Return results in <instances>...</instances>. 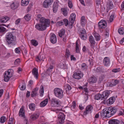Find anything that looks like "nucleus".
I'll return each mask as SVG.
<instances>
[{
	"mask_svg": "<svg viewBox=\"0 0 124 124\" xmlns=\"http://www.w3.org/2000/svg\"><path fill=\"white\" fill-rule=\"evenodd\" d=\"M53 66L52 65H51L50 66V67L48 69H47L46 72L47 73H49V72H50L51 70L52 69H53Z\"/></svg>",
	"mask_w": 124,
	"mask_h": 124,
	"instance_id": "53",
	"label": "nucleus"
},
{
	"mask_svg": "<svg viewBox=\"0 0 124 124\" xmlns=\"http://www.w3.org/2000/svg\"><path fill=\"white\" fill-rule=\"evenodd\" d=\"M64 120L61 119H58V124H62L64 122Z\"/></svg>",
	"mask_w": 124,
	"mask_h": 124,
	"instance_id": "49",
	"label": "nucleus"
},
{
	"mask_svg": "<svg viewBox=\"0 0 124 124\" xmlns=\"http://www.w3.org/2000/svg\"><path fill=\"white\" fill-rule=\"evenodd\" d=\"M64 24V23L62 21L58 22L56 23V25L57 26H61Z\"/></svg>",
	"mask_w": 124,
	"mask_h": 124,
	"instance_id": "42",
	"label": "nucleus"
},
{
	"mask_svg": "<svg viewBox=\"0 0 124 124\" xmlns=\"http://www.w3.org/2000/svg\"><path fill=\"white\" fill-rule=\"evenodd\" d=\"M20 18L18 19H17L15 22V23L16 25H18L20 23Z\"/></svg>",
	"mask_w": 124,
	"mask_h": 124,
	"instance_id": "62",
	"label": "nucleus"
},
{
	"mask_svg": "<svg viewBox=\"0 0 124 124\" xmlns=\"http://www.w3.org/2000/svg\"><path fill=\"white\" fill-rule=\"evenodd\" d=\"M58 6L57 2H54L53 5V11L54 13H56L57 10Z\"/></svg>",
	"mask_w": 124,
	"mask_h": 124,
	"instance_id": "23",
	"label": "nucleus"
},
{
	"mask_svg": "<svg viewBox=\"0 0 124 124\" xmlns=\"http://www.w3.org/2000/svg\"><path fill=\"white\" fill-rule=\"evenodd\" d=\"M44 88L43 86L42 85H41L40 87V96H42L44 93Z\"/></svg>",
	"mask_w": 124,
	"mask_h": 124,
	"instance_id": "31",
	"label": "nucleus"
},
{
	"mask_svg": "<svg viewBox=\"0 0 124 124\" xmlns=\"http://www.w3.org/2000/svg\"><path fill=\"white\" fill-rule=\"evenodd\" d=\"M6 30L5 28L2 27L1 25H0V32L2 33L4 32Z\"/></svg>",
	"mask_w": 124,
	"mask_h": 124,
	"instance_id": "40",
	"label": "nucleus"
},
{
	"mask_svg": "<svg viewBox=\"0 0 124 124\" xmlns=\"http://www.w3.org/2000/svg\"><path fill=\"white\" fill-rule=\"evenodd\" d=\"M13 70L10 69L8 70V71H6L5 74L4 75V81L6 82H8L10 78L13 75Z\"/></svg>",
	"mask_w": 124,
	"mask_h": 124,
	"instance_id": "6",
	"label": "nucleus"
},
{
	"mask_svg": "<svg viewBox=\"0 0 124 124\" xmlns=\"http://www.w3.org/2000/svg\"><path fill=\"white\" fill-rule=\"evenodd\" d=\"M76 17L75 14L74 13L72 14L70 16V21H72V22H74L75 19Z\"/></svg>",
	"mask_w": 124,
	"mask_h": 124,
	"instance_id": "32",
	"label": "nucleus"
},
{
	"mask_svg": "<svg viewBox=\"0 0 124 124\" xmlns=\"http://www.w3.org/2000/svg\"><path fill=\"white\" fill-rule=\"evenodd\" d=\"M53 2V0H45L43 3V6L47 8L51 5Z\"/></svg>",
	"mask_w": 124,
	"mask_h": 124,
	"instance_id": "11",
	"label": "nucleus"
},
{
	"mask_svg": "<svg viewBox=\"0 0 124 124\" xmlns=\"http://www.w3.org/2000/svg\"><path fill=\"white\" fill-rule=\"evenodd\" d=\"M81 34L84 35L85 34H86V32L85 30L84 29H82L81 31Z\"/></svg>",
	"mask_w": 124,
	"mask_h": 124,
	"instance_id": "58",
	"label": "nucleus"
},
{
	"mask_svg": "<svg viewBox=\"0 0 124 124\" xmlns=\"http://www.w3.org/2000/svg\"><path fill=\"white\" fill-rule=\"evenodd\" d=\"M110 94V91H104L101 95L98 93L95 96V99L98 100L101 98V100L105 101L108 97Z\"/></svg>",
	"mask_w": 124,
	"mask_h": 124,
	"instance_id": "3",
	"label": "nucleus"
},
{
	"mask_svg": "<svg viewBox=\"0 0 124 124\" xmlns=\"http://www.w3.org/2000/svg\"><path fill=\"white\" fill-rule=\"evenodd\" d=\"M122 9L124 10V1H123L121 5Z\"/></svg>",
	"mask_w": 124,
	"mask_h": 124,
	"instance_id": "64",
	"label": "nucleus"
},
{
	"mask_svg": "<svg viewBox=\"0 0 124 124\" xmlns=\"http://www.w3.org/2000/svg\"><path fill=\"white\" fill-rule=\"evenodd\" d=\"M107 9L108 10L112 9L114 7L112 2L110 0H108L107 2L106 5Z\"/></svg>",
	"mask_w": 124,
	"mask_h": 124,
	"instance_id": "15",
	"label": "nucleus"
},
{
	"mask_svg": "<svg viewBox=\"0 0 124 124\" xmlns=\"http://www.w3.org/2000/svg\"><path fill=\"white\" fill-rule=\"evenodd\" d=\"M6 40L8 44H14L16 40V37L11 33H8L6 36Z\"/></svg>",
	"mask_w": 124,
	"mask_h": 124,
	"instance_id": "4",
	"label": "nucleus"
},
{
	"mask_svg": "<svg viewBox=\"0 0 124 124\" xmlns=\"http://www.w3.org/2000/svg\"><path fill=\"white\" fill-rule=\"evenodd\" d=\"M58 119H62L64 120L65 119V116L64 114L62 112L60 113L59 114Z\"/></svg>",
	"mask_w": 124,
	"mask_h": 124,
	"instance_id": "33",
	"label": "nucleus"
},
{
	"mask_svg": "<svg viewBox=\"0 0 124 124\" xmlns=\"http://www.w3.org/2000/svg\"><path fill=\"white\" fill-rule=\"evenodd\" d=\"M115 100V97H112L110 98L107 100V102L110 104H112L114 102Z\"/></svg>",
	"mask_w": 124,
	"mask_h": 124,
	"instance_id": "26",
	"label": "nucleus"
},
{
	"mask_svg": "<svg viewBox=\"0 0 124 124\" xmlns=\"http://www.w3.org/2000/svg\"><path fill=\"white\" fill-rule=\"evenodd\" d=\"M6 119L5 117L4 116H2L0 118V122L1 123H4L6 121Z\"/></svg>",
	"mask_w": 124,
	"mask_h": 124,
	"instance_id": "43",
	"label": "nucleus"
},
{
	"mask_svg": "<svg viewBox=\"0 0 124 124\" xmlns=\"http://www.w3.org/2000/svg\"><path fill=\"white\" fill-rule=\"evenodd\" d=\"M19 115L20 116L23 118L24 119L25 121H27V120L26 118L25 117V116L24 110V106H22L20 109L19 112Z\"/></svg>",
	"mask_w": 124,
	"mask_h": 124,
	"instance_id": "12",
	"label": "nucleus"
},
{
	"mask_svg": "<svg viewBox=\"0 0 124 124\" xmlns=\"http://www.w3.org/2000/svg\"><path fill=\"white\" fill-rule=\"evenodd\" d=\"M119 81L118 80L116 79L114 82L108 83L109 85L110 86L113 87L114 86L119 83Z\"/></svg>",
	"mask_w": 124,
	"mask_h": 124,
	"instance_id": "22",
	"label": "nucleus"
},
{
	"mask_svg": "<svg viewBox=\"0 0 124 124\" xmlns=\"http://www.w3.org/2000/svg\"><path fill=\"white\" fill-rule=\"evenodd\" d=\"M117 109L115 108L108 107L103 109L102 112L101 113V115L104 117L109 118L114 115Z\"/></svg>",
	"mask_w": 124,
	"mask_h": 124,
	"instance_id": "1",
	"label": "nucleus"
},
{
	"mask_svg": "<svg viewBox=\"0 0 124 124\" xmlns=\"http://www.w3.org/2000/svg\"><path fill=\"white\" fill-rule=\"evenodd\" d=\"M109 29H106L105 30V35L106 37H108L109 35Z\"/></svg>",
	"mask_w": 124,
	"mask_h": 124,
	"instance_id": "52",
	"label": "nucleus"
},
{
	"mask_svg": "<svg viewBox=\"0 0 124 124\" xmlns=\"http://www.w3.org/2000/svg\"><path fill=\"white\" fill-rule=\"evenodd\" d=\"M61 11L62 14L64 16H66L68 14L67 9L65 8H62L61 9Z\"/></svg>",
	"mask_w": 124,
	"mask_h": 124,
	"instance_id": "24",
	"label": "nucleus"
},
{
	"mask_svg": "<svg viewBox=\"0 0 124 124\" xmlns=\"http://www.w3.org/2000/svg\"><path fill=\"white\" fill-rule=\"evenodd\" d=\"M32 73L34 77L37 79L38 76V69L36 68H34L32 71Z\"/></svg>",
	"mask_w": 124,
	"mask_h": 124,
	"instance_id": "16",
	"label": "nucleus"
},
{
	"mask_svg": "<svg viewBox=\"0 0 124 124\" xmlns=\"http://www.w3.org/2000/svg\"><path fill=\"white\" fill-rule=\"evenodd\" d=\"M41 16L39 14V30L43 31L45 30L47 27L49 26L50 23L49 19H46L44 17H41Z\"/></svg>",
	"mask_w": 124,
	"mask_h": 124,
	"instance_id": "2",
	"label": "nucleus"
},
{
	"mask_svg": "<svg viewBox=\"0 0 124 124\" xmlns=\"http://www.w3.org/2000/svg\"><path fill=\"white\" fill-rule=\"evenodd\" d=\"M13 118L12 117L10 118L9 119V121L8 124H13Z\"/></svg>",
	"mask_w": 124,
	"mask_h": 124,
	"instance_id": "55",
	"label": "nucleus"
},
{
	"mask_svg": "<svg viewBox=\"0 0 124 124\" xmlns=\"http://www.w3.org/2000/svg\"><path fill=\"white\" fill-rule=\"evenodd\" d=\"M38 116L37 115H32L30 116V118L33 120H34L36 119L38 117Z\"/></svg>",
	"mask_w": 124,
	"mask_h": 124,
	"instance_id": "41",
	"label": "nucleus"
},
{
	"mask_svg": "<svg viewBox=\"0 0 124 124\" xmlns=\"http://www.w3.org/2000/svg\"><path fill=\"white\" fill-rule=\"evenodd\" d=\"M51 105L52 107L56 105L59 106L61 103V102L58 99L54 98H52L51 100Z\"/></svg>",
	"mask_w": 124,
	"mask_h": 124,
	"instance_id": "7",
	"label": "nucleus"
},
{
	"mask_svg": "<svg viewBox=\"0 0 124 124\" xmlns=\"http://www.w3.org/2000/svg\"><path fill=\"white\" fill-rule=\"evenodd\" d=\"M124 30L123 28H119L118 30L119 33L121 35H123L124 33Z\"/></svg>",
	"mask_w": 124,
	"mask_h": 124,
	"instance_id": "37",
	"label": "nucleus"
},
{
	"mask_svg": "<svg viewBox=\"0 0 124 124\" xmlns=\"http://www.w3.org/2000/svg\"><path fill=\"white\" fill-rule=\"evenodd\" d=\"M69 2H68V5L69 7L70 8H72L73 5L72 2L70 0H68Z\"/></svg>",
	"mask_w": 124,
	"mask_h": 124,
	"instance_id": "54",
	"label": "nucleus"
},
{
	"mask_svg": "<svg viewBox=\"0 0 124 124\" xmlns=\"http://www.w3.org/2000/svg\"><path fill=\"white\" fill-rule=\"evenodd\" d=\"M25 85L24 84H23L22 85L20 89L22 90H23L25 89Z\"/></svg>",
	"mask_w": 124,
	"mask_h": 124,
	"instance_id": "61",
	"label": "nucleus"
},
{
	"mask_svg": "<svg viewBox=\"0 0 124 124\" xmlns=\"http://www.w3.org/2000/svg\"><path fill=\"white\" fill-rule=\"evenodd\" d=\"M103 63L105 66H109L110 64V61L109 58L108 57H105L103 59Z\"/></svg>",
	"mask_w": 124,
	"mask_h": 124,
	"instance_id": "14",
	"label": "nucleus"
},
{
	"mask_svg": "<svg viewBox=\"0 0 124 124\" xmlns=\"http://www.w3.org/2000/svg\"><path fill=\"white\" fill-rule=\"evenodd\" d=\"M62 21H63V23H64L66 26H67L68 25V21L67 19H63Z\"/></svg>",
	"mask_w": 124,
	"mask_h": 124,
	"instance_id": "47",
	"label": "nucleus"
},
{
	"mask_svg": "<svg viewBox=\"0 0 124 124\" xmlns=\"http://www.w3.org/2000/svg\"><path fill=\"white\" fill-rule=\"evenodd\" d=\"M39 90V88L36 87L34 89L31 93V97H33L35 96L38 95V91Z\"/></svg>",
	"mask_w": 124,
	"mask_h": 124,
	"instance_id": "18",
	"label": "nucleus"
},
{
	"mask_svg": "<svg viewBox=\"0 0 124 124\" xmlns=\"http://www.w3.org/2000/svg\"><path fill=\"white\" fill-rule=\"evenodd\" d=\"M54 94L59 99L62 98L64 96L63 91L62 89L59 88H56L54 89Z\"/></svg>",
	"mask_w": 124,
	"mask_h": 124,
	"instance_id": "5",
	"label": "nucleus"
},
{
	"mask_svg": "<svg viewBox=\"0 0 124 124\" xmlns=\"http://www.w3.org/2000/svg\"><path fill=\"white\" fill-rule=\"evenodd\" d=\"M85 17L83 16L81 17V25L83 26L85 23Z\"/></svg>",
	"mask_w": 124,
	"mask_h": 124,
	"instance_id": "29",
	"label": "nucleus"
},
{
	"mask_svg": "<svg viewBox=\"0 0 124 124\" xmlns=\"http://www.w3.org/2000/svg\"><path fill=\"white\" fill-rule=\"evenodd\" d=\"M18 4L16 3H13L11 5V7L12 9H15L17 8L18 6Z\"/></svg>",
	"mask_w": 124,
	"mask_h": 124,
	"instance_id": "30",
	"label": "nucleus"
},
{
	"mask_svg": "<svg viewBox=\"0 0 124 124\" xmlns=\"http://www.w3.org/2000/svg\"><path fill=\"white\" fill-rule=\"evenodd\" d=\"M48 102V99H46L43 101L41 102L40 104V106L41 107L45 106L47 104Z\"/></svg>",
	"mask_w": 124,
	"mask_h": 124,
	"instance_id": "25",
	"label": "nucleus"
},
{
	"mask_svg": "<svg viewBox=\"0 0 124 124\" xmlns=\"http://www.w3.org/2000/svg\"><path fill=\"white\" fill-rule=\"evenodd\" d=\"M51 52L54 54L57 53L58 52L57 50L55 48H51Z\"/></svg>",
	"mask_w": 124,
	"mask_h": 124,
	"instance_id": "44",
	"label": "nucleus"
},
{
	"mask_svg": "<svg viewBox=\"0 0 124 124\" xmlns=\"http://www.w3.org/2000/svg\"><path fill=\"white\" fill-rule=\"evenodd\" d=\"M9 19V17L7 16L0 18V22L1 23H5L7 22Z\"/></svg>",
	"mask_w": 124,
	"mask_h": 124,
	"instance_id": "20",
	"label": "nucleus"
},
{
	"mask_svg": "<svg viewBox=\"0 0 124 124\" xmlns=\"http://www.w3.org/2000/svg\"><path fill=\"white\" fill-rule=\"evenodd\" d=\"M114 18V15H111L110 17L109 21L110 22H112Z\"/></svg>",
	"mask_w": 124,
	"mask_h": 124,
	"instance_id": "56",
	"label": "nucleus"
},
{
	"mask_svg": "<svg viewBox=\"0 0 124 124\" xmlns=\"http://www.w3.org/2000/svg\"><path fill=\"white\" fill-rule=\"evenodd\" d=\"M109 124H119L120 123L119 121L117 119H112L108 121Z\"/></svg>",
	"mask_w": 124,
	"mask_h": 124,
	"instance_id": "19",
	"label": "nucleus"
},
{
	"mask_svg": "<svg viewBox=\"0 0 124 124\" xmlns=\"http://www.w3.org/2000/svg\"><path fill=\"white\" fill-rule=\"evenodd\" d=\"M124 42V37L123 38L119 41L120 43L121 44H124L123 42Z\"/></svg>",
	"mask_w": 124,
	"mask_h": 124,
	"instance_id": "63",
	"label": "nucleus"
},
{
	"mask_svg": "<svg viewBox=\"0 0 124 124\" xmlns=\"http://www.w3.org/2000/svg\"><path fill=\"white\" fill-rule=\"evenodd\" d=\"M20 62V60L19 59H17L14 62V63L15 65H17Z\"/></svg>",
	"mask_w": 124,
	"mask_h": 124,
	"instance_id": "60",
	"label": "nucleus"
},
{
	"mask_svg": "<svg viewBox=\"0 0 124 124\" xmlns=\"http://www.w3.org/2000/svg\"><path fill=\"white\" fill-rule=\"evenodd\" d=\"M94 36L97 41H98L101 39V36L98 33H95L94 34Z\"/></svg>",
	"mask_w": 124,
	"mask_h": 124,
	"instance_id": "28",
	"label": "nucleus"
},
{
	"mask_svg": "<svg viewBox=\"0 0 124 124\" xmlns=\"http://www.w3.org/2000/svg\"><path fill=\"white\" fill-rule=\"evenodd\" d=\"M29 108L32 110H34L35 108V104L33 103H31L29 105Z\"/></svg>",
	"mask_w": 124,
	"mask_h": 124,
	"instance_id": "34",
	"label": "nucleus"
},
{
	"mask_svg": "<svg viewBox=\"0 0 124 124\" xmlns=\"http://www.w3.org/2000/svg\"><path fill=\"white\" fill-rule=\"evenodd\" d=\"M87 66L85 63H83L81 65V67L82 69L84 70L87 68Z\"/></svg>",
	"mask_w": 124,
	"mask_h": 124,
	"instance_id": "51",
	"label": "nucleus"
},
{
	"mask_svg": "<svg viewBox=\"0 0 124 124\" xmlns=\"http://www.w3.org/2000/svg\"><path fill=\"white\" fill-rule=\"evenodd\" d=\"M50 40L53 44H55L56 42L57 38L55 34H53L51 35L50 37Z\"/></svg>",
	"mask_w": 124,
	"mask_h": 124,
	"instance_id": "13",
	"label": "nucleus"
},
{
	"mask_svg": "<svg viewBox=\"0 0 124 124\" xmlns=\"http://www.w3.org/2000/svg\"><path fill=\"white\" fill-rule=\"evenodd\" d=\"M93 109V107L92 105L87 106L86 108L85 111L84 112V115H86L88 114L91 113Z\"/></svg>",
	"mask_w": 124,
	"mask_h": 124,
	"instance_id": "9",
	"label": "nucleus"
},
{
	"mask_svg": "<svg viewBox=\"0 0 124 124\" xmlns=\"http://www.w3.org/2000/svg\"><path fill=\"white\" fill-rule=\"evenodd\" d=\"M31 42L32 44L34 46H36L38 44V43L37 41L35 40H32Z\"/></svg>",
	"mask_w": 124,
	"mask_h": 124,
	"instance_id": "38",
	"label": "nucleus"
},
{
	"mask_svg": "<svg viewBox=\"0 0 124 124\" xmlns=\"http://www.w3.org/2000/svg\"><path fill=\"white\" fill-rule=\"evenodd\" d=\"M29 2V0H22L21 5L23 6H26L28 4Z\"/></svg>",
	"mask_w": 124,
	"mask_h": 124,
	"instance_id": "27",
	"label": "nucleus"
},
{
	"mask_svg": "<svg viewBox=\"0 0 124 124\" xmlns=\"http://www.w3.org/2000/svg\"><path fill=\"white\" fill-rule=\"evenodd\" d=\"M83 73L80 71L75 73L73 75V77L75 79H79L83 77Z\"/></svg>",
	"mask_w": 124,
	"mask_h": 124,
	"instance_id": "8",
	"label": "nucleus"
},
{
	"mask_svg": "<svg viewBox=\"0 0 124 124\" xmlns=\"http://www.w3.org/2000/svg\"><path fill=\"white\" fill-rule=\"evenodd\" d=\"M70 55V53L69 52V50L68 49H66L65 56L66 57L68 58Z\"/></svg>",
	"mask_w": 124,
	"mask_h": 124,
	"instance_id": "39",
	"label": "nucleus"
},
{
	"mask_svg": "<svg viewBox=\"0 0 124 124\" xmlns=\"http://www.w3.org/2000/svg\"><path fill=\"white\" fill-rule=\"evenodd\" d=\"M118 114L119 115H124V109H121L119 112Z\"/></svg>",
	"mask_w": 124,
	"mask_h": 124,
	"instance_id": "45",
	"label": "nucleus"
},
{
	"mask_svg": "<svg viewBox=\"0 0 124 124\" xmlns=\"http://www.w3.org/2000/svg\"><path fill=\"white\" fill-rule=\"evenodd\" d=\"M20 48H16L15 50V52L17 54H19L20 53Z\"/></svg>",
	"mask_w": 124,
	"mask_h": 124,
	"instance_id": "57",
	"label": "nucleus"
},
{
	"mask_svg": "<svg viewBox=\"0 0 124 124\" xmlns=\"http://www.w3.org/2000/svg\"><path fill=\"white\" fill-rule=\"evenodd\" d=\"M88 81L90 84L96 83L97 81V79L94 77H91L88 79Z\"/></svg>",
	"mask_w": 124,
	"mask_h": 124,
	"instance_id": "21",
	"label": "nucleus"
},
{
	"mask_svg": "<svg viewBox=\"0 0 124 124\" xmlns=\"http://www.w3.org/2000/svg\"><path fill=\"white\" fill-rule=\"evenodd\" d=\"M106 23L105 20H101L98 23V26L100 29H103L105 28L106 27Z\"/></svg>",
	"mask_w": 124,
	"mask_h": 124,
	"instance_id": "10",
	"label": "nucleus"
},
{
	"mask_svg": "<svg viewBox=\"0 0 124 124\" xmlns=\"http://www.w3.org/2000/svg\"><path fill=\"white\" fill-rule=\"evenodd\" d=\"M76 52L77 53H78L79 52V49L78 47V44L77 43V42H76Z\"/></svg>",
	"mask_w": 124,
	"mask_h": 124,
	"instance_id": "48",
	"label": "nucleus"
},
{
	"mask_svg": "<svg viewBox=\"0 0 124 124\" xmlns=\"http://www.w3.org/2000/svg\"><path fill=\"white\" fill-rule=\"evenodd\" d=\"M120 68L115 69L112 70V71L115 73L118 72L120 71Z\"/></svg>",
	"mask_w": 124,
	"mask_h": 124,
	"instance_id": "59",
	"label": "nucleus"
},
{
	"mask_svg": "<svg viewBox=\"0 0 124 124\" xmlns=\"http://www.w3.org/2000/svg\"><path fill=\"white\" fill-rule=\"evenodd\" d=\"M89 40L91 43V48H93L95 44V42L94 38L92 36H90L89 38Z\"/></svg>",
	"mask_w": 124,
	"mask_h": 124,
	"instance_id": "17",
	"label": "nucleus"
},
{
	"mask_svg": "<svg viewBox=\"0 0 124 124\" xmlns=\"http://www.w3.org/2000/svg\"><path fill=\"white\" fill-rule=\"evenodd\" d=\"M24 18L26 21H29L31 19V16L30 15L27 14L25 16Z\"/></svg>",
	"mask_w": 124,
	"mask_h": 124,
	"instance_id": "46",
	"label": "nucleus"
},
{
	"mask_svg": "<svg viewBox=\"0 0 124 124\" xmlns=\"http://www.w3.org/2000/svg\"><path fill=\"white\" fill-rule=\"evenodd\" d=\"M65 30L63 29H62L59 32V36L61 37L62 36H63L65 33Z\"/></svg>",
	"mask_w": 124,
	"mask_h": 124,
	"instance_id": "35",
	"label": "nucleus"
},
{
	"mask_svg": "<svg viewBox=\"0 0 124 124\" xmlns=\"http://www.w3.org/2000/svg\"><path fill=\"white\" fill-rule=\"evenodd\" d=\"M86 34H85L84 35L80 34V37L83 40H85L86 39Z\"/></svg>",
	"mask_w": 124,
	"mask_h": 124,
	"instance_id": "50",
	"label": "nucleus"
},
{
	"mask_svg": "<svg viewBox=\"0 0 124 124\" xmlns=\"http://www.w3.org/2000/svg\"><path fill=\"white\" fill-rule=\"evenodd\" d=\"M66 91H69L71 89V86L68 84H66L64 86Z\"/></svg>",
	"mask_w": 124,
	"mask_h": 124,
	"instance_id": "36",
	"label": "nucleus"
}]
</instances>
